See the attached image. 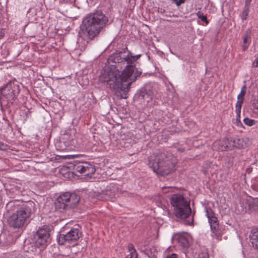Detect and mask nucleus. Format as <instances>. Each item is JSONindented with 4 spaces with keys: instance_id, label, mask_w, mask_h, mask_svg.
I'll list each match as a JSON object with an SVG mask.
<instances>
[{
    "instance_id": "1",
    "label": "nucleus",
    "mask_w": 258,
    "mask_h": 258,
    "mask_svg": "<svg viewBox=\"0 0 258 258\" xmlns=\"http://www.w3.org/2000/svg\"><path fill=\"white\" fill-rule=\"evenodd\" d=\"M141 56L131 52L125 55L122 51L113 53L107 59L111 67L100 75V81L107 83L117 97L126 98L130 86L142 74L134 64Z\"/></svg>"
},
{
    "instance_id": "2",
    "label": "nucleus",
    "mask_w": 258,
    "mask_h": 258,
    "mask_svg": "<svg viewBox=\"0 0 258 258\" xmlns=\"http://www.w3.org/2000/svg\"><path fill=\"white\" fill-rule=\"evenodd\" d=\"M109 24L108 17L102 11L97 10L84 18L81 29L84 36L92 40Z\"/></svg>"
},
{
    "instance_id": "3",
    "label": "nucleus",
    "mask_w": 258,
    "mask_h": 258,
    "mask_svg": "<svg viewBox=\"0 0 258 258\" xmlns=\"http://www.w3.org/2000/svg\"><path fill=\"white\" fill-rule=\"evenodd\" d=\"M170 202L174 207L175 215L177 218L185 221V224L191 225L194 221V218L191 216V210L189 202L183 196L180 194H175L171 196Z\"/></svg>"
},
{
    "instance_id": "4",
    "label": "nucleus",
    "mask_w": 258,
    "mask_h": 258,
    "mask_svg": "<svg viewBox=\"0 0 258 258\" xmlns=\"http://www.w3.org/2000/svg\"><path fill=\"white\" fill-rule=\"evenodd\" d=\"M76 130L74 127H70L65 131L61 139L55 144L57 150L70 151L78 148L79 144L76 137Z\"/></svg>"
},
{
    "instance_id": "5",
    "label": "nucleus",
    "mask_w": 258,
    "mask_h": 258,
    "mask_svg": "<svg viewBox=\"0 0 258 258\" xmlns=\"http://www.w3.org/2000/svg\"><path fill=\"white\" fill-rule=\"evenodd\" d=\"M80 200V196L76 193H62L57 198L55 202V209L63 212L69 208H73L78 205Z\"/></svg>"
},
{
    "instance_id": "6",
    "label": "nucleus",
    "mask_w": 258,
    "mask_h": 258,
    "mask_svg": "<svg viewBox=\"0 0 258 258\" xmlns=\"http://www.w3.org/2000/svg\"><path fill=\"white\" fill-rule=\"evenodd\" d=\"M164 155L160 154L154 162L149 161V165L154 172L161 176L170 174L175 169V164L167 159H161Z\"/></svg>"
},
{
    "instance_id": "7",
    "label": "nucleus",
    "mask_w": 258,
    "mask_h": 258,
    "mask_svg": "<svg viewBox=\"0 0 258 258\" xmlns=\"http://www.w3.org/2000/svg\"><path fill=\"white\" fill-rule=\"evenodd\" d=\"M50 234L47 228H40L34 234L32 242L30 244L31 251L40 252L44 249L49 242Z\"/></svg>"
},
{
    "instance_id": "8",
    "label": "nucleus",
    "mask_w": 258,
    "mask_h": 258,
    "mask_svg": "<svg viewBox=\"0 0 258 258\" xmlns=\"http://www.w3.org/2000/svg\"><path fill=\"white\" fill-rule=\"evenodd\" d=\"M31 211V209L28 205L17 210L16 213H13L8 219L9 225L15 228H20L22 227L27 219L29 218Z\"/></svg>"
},
{
    "instance_id": "9",
    "label": "nucleus",
    "mask_w": 258,
    "mask_h": 258,
    "mask_svg": "<svg viewBox=\"0 0 258 258\" xmlns=\"http://www.w3.org/2000/svg\"><path fill=\"white\" fill-rule=\"evenodd\" d=\"M19 93V85L15 81H10L0 89V99L12 102L17 99Z\"/></svg>"
},
{
    "instance_id": "10",
    "label": "nucleus",
    "mask_w": 258,
    "mask_h": 258,
    "mask_svg": "<svg viewBox=\"0 0 258 258\" xmlns=\"http://www.w3.org/2000/svg\"><path fill=\"white\" fill-rule=\"evenodd\" d=\"M82 236V232L78 228H72L66 234H59L57 241L60 245H76L77 242Z\"/></svg>"
},
{
    "instance_id": "11",
    "label": "nucleus",
    "mask_w": 258,
    "mask_h": 258,
    "mask_svg": "<svg viewBox=\"0 0 258 258\" xmlns=\"http://www.w3.org/2000/svg\"><path fill=\"white\" fill-rule=\"evenodd\" d=\"M153 95V93L151 90L143 89L136 95L134 100L144 107L149 106H151L149 103L152 100Z\"/></svg>"
},
{
    "instance_id": "12",
    "label": "nucleus",
    "mask_w": 258,
    "mask_h": 258,
    "mask_svg": "<svg viewBox=\"0 0 258 258\" xmlns=\"http://www.w3.org/2000/svg\"><path fill=\"white\" fill-rule=\"evenodd\" d=\"M74 168L76 171L85 176H90L95 171L94 166L87 162L76 163Z\"/></svg>"
},
{
    "instance_id": "13",
    "label": "nucleus",
    "mask_w": 258,
    "mask_h": 258,
    "mask_svg": "<svg viewBox=\"0 0 258 258\" xmlns=\"http://www.w3.org/2000/svg\"><path fill=\"white\" fill-rule=\"evenodd\" d=\"M206 213L211 231L213 233H216L219 227L217 218L215 216L214 212L210 208H206Z\"/></svg>"
},
{
    "instance_id": "14",
    "label": "nucleus",
    "mask_w": 258,
    "mask_h": 258,
    "mask_svg": "<svg viewBox=\"0 0 258 258\" xmlns=\"http://www.w3.org/2000/svg\"><path fill=\"white\" fill-rule=\"evenodd\" d=\"M212 149L217 151H224L228 150V139L223 138L214 142L212 145Z\"/></svg>"
},
{
    "instance_id": "15",
    "label": "nucleus",
    "mask_w": 258,
    "mask_h": 258,
    "mask_svg": "<svg viewBox=\"0 0 258 258\" xmlns=\"http://www.w3.org/2000/svg\"><path fill=\"white\" fill-rule=\"evenodd\" d=\"M246 91V87L244 85L242 86L241 91L237 96V101L235 105L236 113H240L242 104L243 102L244 97L245 95Z\"/></svg>"
},
{
    "instance_id": "16",
    "label": "nucleus",
    "mask_w": 258,
    "mask_h": 258,
    "mask_svg": "<svg viewBox=\"0 0 258 258\" xmlns=\"http://www.w3.org/2000/svg\"><path fill=\"white\" fill-rule=\"evenodd\" d=\"M97 198L102 200L113 201L115 198L114 192L110 190L103 191L101 193H99L97 195Z\"/></svg>"
},
{
    "instance_id": "17",
    "label": "nucleus",
    "mask_w": 258,
    "mask_h": 258,
    "mask_svg": "<svg viewBox=\"0 0 258 258\" xmlns=\"http://www.w3.org/2000/svg\"><path fill=\"white\" fill-rule=\"evenodd\" d=\"M242 141L238 138L228 139V150H231L234 148H241L243 147Z\"/></svg>"
},
{
    "instance_id": "18",
    "label": "nucleus",
    "mask_w": 258,
    "mask_h": 258,
    "mask_svg": "<svg viewBox=\"0 0 258 258\" xmlns=\"http://www.w3.org/2000/svg\"><path fill=\"white\" fill-rule=\"evenodd\" d=\"M250 238L253 247L258 249V229H254L251 230Z\"/></svg>"
},
{
    "instance_id": "19",
    "label": "nucleus",
    "mask_w": 258,
    "mask_h": 258,
    "mask_svg": "<svg viewBox=\"0 0 258 258\" xmlns=\"http://www.w3.org/2000/svg\"><path fill=\"white\" fill-rule=\"evenodd\" d=\"M127 248L130 252V258H138V253L134 245L132 243L128 245Z\"/></svg>"
},
{
    "instance_id": "20",
    "label": "nucleus",
    "mask_w": 258,
    "mask_h": 258,
    "mask_svg": "<svg viewBox=\"0 0 258 258\" xmlns=\"http://www.w3.org/2000/svg\"><path fill=\"white\" fill-rule=\"evenodd\" d=\"M145 254L149 257L154 256L155 253H157L156 249L152 247V248H147L145 251Z\"/></svg>"
},
{
    "instance_id": "21",
    "label": "nucleus",
    "mask_w": 258,
    "mask_h": 258,
    "mask_svg": "<svg viewBox=\"0 0 258 258\" xmlns=\"http://www.w3.org/2000/svg\"><path fill=\"white\" fill-rule=\"evenodd\" d=\"M179 243L183 247H187L189 243L187 239L183 236L179 237L178 238Z\"/></svg>"
},
{
    "instance_id": "22",
    "label": "nucleus",
    "mask_w": 258,
    "mask_h": 258,
    "mask_svg": "<svg viewBox=\"0 0 258 258\" xmlns=\"http://www.w3.org/2000/svg\"><path fill=\"white\" fill-rule=\"evenodd\" d=\"M249 12V7L244 6L243 11L241 15V19L244 21L247 19Z\"/></svg>"
},
{
    "instance_id": "23",
    "label": "nucleus",
    "mask_w": 258,
    "mask_h": 258,
    "mask_svg": "<svg viewBox=\"0 0 258 258\" xmlns=\"http://www.w3.org/2000/svg\"><path fill=\"white\" fill-rule=\"evenodd\" d=\"M196 16L201 20L202 21L205 22L206 25H208L209 23V21L207 20V17L206 15H204L203 13L200 11H198L196 13Z\"/></svg>"
},
{
    "instance_id": "24",
    "label": "nucleus",
    "mask_w": 258,
    "mask_h": 258,
    "mask_svg": "<svg viewBox=\"0 0 258 258\" xmlns=\"http://www.w3.org/2000/svg\"><path fill=\"white\" fill-rule=\"evenodd\" d=\"M243 121L245 124H246L249 126H251L254 125L256 122L255 120L250 119V118H247V117L244 118L243 119Z\"/></svg>"
},
{
    "instance_id": "25",
    "label": "nucleus",
    "mask_w": 258,
    "mask_h": 258,
    "mask_svg": "<svg viewBox=\"0 0 258 258\" xmlns=\"http://www.w3.org/2000/svg\"><path fill=\"white\" fill-rule=\"evenodd\" d=\"M8 148V146L6 144H5L1 141H0V150H6Z\"/></svg>"
},
{
    "instance_id": "26",
    "label": "nucleus",
    "mask_w": 258,
    "mask_h": 258,
    "mask_svg": "<svg viewBox=\"0 0 258 258\" xmlns=\"http://www.w3.org/2000/svg\"><path fill=\"white\" fill-rule=\"evenodd\" d=\"M254 109L258 110V99L254 100L252 103Z\"/></svg>"
},
{
    "instance_id": "27",
    "label": "nucleus",
    "mask_w": 258,
    "mask_h": 258,
    "mask_svg": "<svg viewBox=\"0 0 258 258\" xmlns=\"http://www.w3.org/2000/svg\"><path fill=\"white\" fill-rule=\"evenodd\" d=\"M177 6H179L181 4L184 3L185 0H173Z\"/></svg>"
},
{
    "instance_id": "28",
    "label": "nucleus",
    "mask_w": 258,
    "mask_h": 258,
    "mask_svg": "<svg viewBox=\"0 0 258 258\" xmlns=\"http://www.w3.org/2000/svg\"><path fill=\"white\" fill-rule=\"evenodd\" d=\"M252 67L258 68V57H257L252 63Z\"/></svg>"
},
{
    "instance_id": "29",
    "label": "nucleus",
    "mask_w": 258,
    "mask_h": 258,
    "mask_svg": "<svg viewBox=\"0 0 258 258\" xmlns=\"http://www.w3.org/2000/svg\"><path fill=\"white\" fill-rule=\"evenodd\" d=\"M249 38V36L248 34H246L245 37L243 38V43H246L248 40V39Z\"/></svg>"
},
{
    "instance_id": "30",
    "label": "nucleus",
    "mask_w": 258,
    "mask_h": 258,
    "mask_svg": "<svg viewBox=\"0 0 258 258\" xmlns=\"http://www.w3.org/2000/svg\"><path fill=\"white\" fill-rule=\"evenodd\" d=\"M166 258H177V255L175 254H172L167 256Z\"/></svg>"
},
{
    "instance_id": "31",
    "label": "nucleus",
    "mask_w": 258,
    "mask_h": 258,
    "mask_svg": "<svg viewBox=\"0 0 258 258\" xmlns=\"http://www.w3.org/2000/svg\"><path fill=\"white\" fill-rule=\"evenodd\" d=\"M251 0H245V6L249 7Z\"/></svg>"
},
{
    "instance_id": "32",
    "label": "nucleus",
    "mask_w": 258,
    "mask_h": 258,
    "mask_svg": "<svg viewBox=\"0 0 258 258\" xmlns=\"http://www.w3.org/2000/svg\"><path fill=\"white\" fill-rule=\"evenodd\" d=\"M237 117L236 118V121H237V122H238V121L240 122V120H239L240 114L239 113L237 114Z\"/></svg>"
},
{
    "instance_id": "33",
    "label": "nucleus",
    "mask_w": 258,
    "mask_h": 258,
    "mask_svg": "<svg viewBox=\"0 0 258 258\" xmlns=\"http://www.w3.org/2000/svg\"><path fill=\"white\" fill-rule=\"evenodd\" d=\"M246 48H247V47L243 46V49L245 50Z\"/></svg>"
},
{
    "instance_id": "34",
    "label": "nucleus",
    "mask_w": 258,
    "mask_h": 258,
    "mask_svg": "<svg viewBox=\"0 0 258 258\" xmlns=\"http://www.w3.org/2000/svg\"><path fill=\"white\" fill-rule=\"evenodd\" d=\"M3 37V35L2 34H0V39Z\"/></svg>"
}]
</instances>
